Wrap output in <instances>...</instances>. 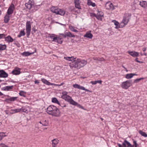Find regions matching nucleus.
Listing matches in <instances>:
<instances>
[{"label":"nucleus","instance_id":"obj_1","mask_svg":"<svg viewBox=\"0 0 147 147\" xmlns=\"http://www.w3.org/2000/svg\"><path fill=\"white\" fill-rule=\"evenodd\" d=\"M64 58L67 60L71 61L69 65L71 68H74L79 69L84 67L87 63L86 61L81 60L77 58H74V57H64Z\"/></svg>","mask_w":147,"mask_h":147},{"label":"nucleus","instance_id":"obj_2","mask_svg":"<svg viewBox=\"0 0 147 147\" xmlns=\"http://www.w3.org/2000/svg\"><path fill=\"white\" fill-rule=\"evenodd\" d=\"M47 112L48 114L55 117L59 116L60 115L59 110L53 105L49 106L47 109Z\"/></svg>","mask_w":147,"mask_h":147},{"label":"nucleus","instance_id":"obj_3","mask_svg":"<svg viewBox=\"0 0 147 147\" xmlns=\"http://www.w3.org/2000/svg\"><path fill=\"white\" fill-rule=\"evenodd\" d=\"M25 6L27 9L33 12L37 11L40 7L39 5H35L33 0H29L28 3L25 4Z\"/></svg>","mask_w":147,"mask_h":147},{"label":"nucleus","instance_id":"obj_4","mask_svg":"<svg viewBox=\"0 0 147 147\" xmlns=\"http://www.w3.org/2000/svg\"><path fill=\"white\" fill-rule=\"evenodd\" d=\"M61 97L71 105H75L76 103V102L74 101L71 97L68 95H62Z\"/></svg>","mask_w":147,"mask_h":147},{"label":"nucleus","instance_id":"obj_5","mask_svg":"<svg viewBox=\"0 0 147 147\" xmlns=\"http://www.w3.org/2000/svg\"><path fill=\"white\" fill-rule=\"evenodd\" d=\"M31 22L30 21H28L26 23V31L27 36V37L29 36L30 34L31 30Z\"/></svg>","mask_w":147,"mask_h":147},{"label":"nucleus","instance_id":"obj_6","mask_svg":"<svg viewBox=\"0 0 147 147\" xmlns=\"http://www.w3.org/2000/svg\"><path fill=\"white\" fill-rule=\"evenodd\" d=\"M131 81L128 80L123 82L121 84V87L123 88L127 89L131 85Z\"/></svg>","mask_w":147,"mask_h":147},{"label":"nucleus","instance_id":"obj_7","mask_svg":"<svg viewBox=\"0 0 147 147\" xmlns=\"http://www.w3.org/2000/svg\"><path fill=\"white\" fill-rule=\"evenodd\" d=\"M15 8L14 5L13 4H12L8 9L7 12V14L8 15H11L12 14Z\"/></svg>","mask_w":147,"mask_h":147},{"label":"nucleus","instance_id":"obj_8","mask_svg":"<svg viewBox=\"0 0 147 147\" xmlns=\"http://www.w3.org/2000/svg\"><path fill=\"white\" fill-rule=\"evenodd\" d=\"M59 35L63 36V37L64 38H65L67 37H75V36L73 34L70 32H66L64 34H60Z\"/></svg>","mask_w":147,"mask_h":147},{"label":"nucleus","instance_id":"obj_9","mask_svg":"<svg viewBox=\"0 0 147 147\" xmlns=\"http://www.w3.org/2000/svg\"><path fill=\"white\" fill-rule=\"evenodd\" d=\"M129 21V19L128 17L126 16L124 17L122 22H121L123 27L125 26L127 24Z\"/></svg>","mask_w":147,"mask_h":147},{"label":"nucleus","instance_id":"obj_10","mask_svg":"<svg viewBox=\"0 0 147 147\" xmlns=\"http://www.w3.org/2000/svg\"><path fill=\"white\" fill-rule=\"evenodd\" d=\"M105 6L107 9H109L113 10L114 9L113 5L110 2H107L105 5Z\"/></svg>","mask_w":147,"mask_h":147},{"label":"nucleus","instance_id":"obj_11","mask_svg":"<svg viewBox=\"0 0 147 147\" xmlns=\"http://www.w3.org/2000/svg\"><path fill=\"white\" fill-rule=\"evenodd\" d=\"M8 74L4 70H0V78H6L8 77Z\"/></svg>","mask_w":147,"mask_h":147},{"label":"nucleus","instance_id":"obj_12","mask_svg":"<svg viewBox=\"0 0 147 147\" xmlns=\"http://www.w3.org/2000/svg\"><path fill=\"white\" fill-rule=\"evenodd\" d=\"M123 145L125 147H134V145H131L130 143L126 140H124L123 143Z\"/></svg>","mask_w":147,"mask_h":147},{"label":"nucleus","instance_id":"obj_13","mask_svg":"<svg viewBox=\"0 0 147 147\" xmlns=\"http://www.w3.org/2000/svg\"><path fill=\"white\" fill-rule=\"evenodd\" d=\"M127 52L129 55L134 57H138L139 55L138 53L135 51H128Z\"/></svg>","mask_w":147,"mask_h":147},{"label":"nucleus","instance_id":"obj_14","mask_svg":"<svg viewBox=\"0 0 147 147\" xmlns=\"http://www.w3.org/2000/svg\"><path fill=\"white\" fill-rule=\"evenodd\" d=\"M74 3L75 4V7L76 8L79 9H81L80 6V0H74Z\"/></svg>","mask_w":147,"mask_h":147},{"label":"nucleus","instance_id":"obj_15","mask_svg":"<svg viewBox=\"0 0 147 147\" xmlns=\"http://www.w3.org/2000/svg\"><path fill=\"white\" fill-rule=\"evenodd\" d=\"M65 13L64 10L62 9H58L56 14L57 15H60L61 16H63Z\"/></svg>","mask_w":147,"mask_h":147},{"label":"nucleus","instance_id":"obj_16","mask_svg":"<svg viewBox=\"0 0 147 147\" xmlns=\"http://www.w3.org/2000/svg\"><path fill=\"white\" fill-rule=\"evenodd\" d=\"M54 42H56L59 43L61 44L62 43L63 40L62 38L59 37H56V38H54Z\"/></svg>","mask_w":147,"mask_h":147},{"label":"nucleus","instance_id":"obj_17","mask_svg":"<svg viewBox=\"0 0 147 147\" xmlns=\"http://www.w3.org/2000/svg\"><path fill=\"white\" fill-rule=\"evenodd\" d=\"M12 73L14 75H18L20 73V68H16L13 70Z\"/></svg>","mask_w":147,"mask_h":147},{"label":"nucleus","instance_id":"obj_18","mask_svg":"<svg viewBox=\"0 0 147 147\" xmlns=\"http://www.w3.org/2000/svg\"><path fill=\"white\" fill-rule=\"evenodd\" d=\"M53 147H55L59 143V141L57 139H55L52 140Z\"/></svg>","mask_w":147,"mask_h":147},{"label":"nucleus","instance_id":"obj_19","mask_svg":"<svg viewBox=\"0 0 147 147\" xmlns=\"http://www.w3.org/2000/svg\"><path fill=\"white\" fill-rule=\"evenodd\" d=\"M5 40L7 42L9 43L12 42L13 39L10 36H7L5 37Z\"/></svg>","mask_w":147,"mask_h":147},{"label":"nucleus","instance_id":"obj_20","mask_svg":"<svg viewBox=\"0 0 147 147\" xmlns=\"http://www.w3.org/2000/svg\"><path fill=\"white\" fill-rule=\"evenodd\" d=\"M114 24L116 26L115 28L118 29L119 28H123V26H122V25L121 24V23L120 24H119V23L118 22L116 21L115 20H114Z\"/></svg>","mask_w":147,"mask_h":147},{"label":"nucleus","instance_id":"obj_21","mask_svg":"<svg viewBox=\"0 0 147 147\" xmlns=\"http://www.w3.org/2000/svg\"><path fill=\"white\" fill-rule=\"evenodd\" d=\"M17 98V97H12L9 98L5 99V101L6 102L8 103H9L10 102L15 100Z\"/></svg>","mask_w":147,"mask_h":147},{"label":"nucleus","instance_id":"obj_22","mask_svg":"<svg viewBox=\"0 0 147 147\" xmlns=\"http://www.w3.org/2000/svg\"><path fill=\"white\" fill-rule=\"evenodd\" d=\"M91 15L96 17L98 20H101V17L103 16V15L99 16V13H98L97 15H96L94 13H91Z\"/></svg>","mask_w":147,"mask_h":147},{"label":"nucleus","instance_id":"obj_23","mask_svg":"<svg viewBox=\"0 0 147 147\" xmlns=\"http://www.w3.org/2000/svg\"><path fill=\"white\" fill-rule=\"evenodd\" d=\"M7 14L5 16L4 19V22L5 23H7L10 20V16Z\"/></svg>","mask_w":147,"mask_h":147},{"label":"nucleus","instance_id":"obj_24","mask_svg":"<svg viewBox=\"0 0 147 147\" xmlns=\"http://www.w3.org/2000/svg\"><path fill=\"white\" fill-rule=\"evenodd\" d=\"M136 75L135 74H127L125 76V78L127 79H129L131 78L134 76Z\"/></svg>","mask_w":147,"mask_h":147},{"label":"nucleus","instance_id":"obj_25","mask_svg":"<svg viewBox=\"0 0 147 147\" xmlns=\"http://www.w3.org/2000/svg\"><path fill=\"white\" fill-rule=\"evenodd\" d=\"M58 9L57 7L53 6L51 8V10L52 12L56 14Z\"/></svg>","mask_w":147,"mask_h":147},{"label":"nucleus","instance_id":"obj_26","mask_svg":"<svg viewBox=\"0 0 147 147\" xmlns=\"http://www.w3.org/2000/svg\"><path fill=\"white\" fill-rule=\"evenodd\" d=\"M94 60L97 61H105V59L103 58L94 57L93 58Z\"/></svg>","mask_w":147,"mask_h":147},{"label":"nucleus","instance_id":"obj_27","mask_svg":"<svg viewBox=\"0 0 147 147\" xmlns=\"http://www.w3.org/2000/svg\"><path fill=\"white\" fill-rule=\"evenodd\" d=\"M139 4L141 7L144 8L147 6V3L146 1H140Z\"/></svg>","mask_w":147,"mask_h":147},{"label":"nucleus","instance_id":"obj_28","mask_svg":"<svg viewBox=\"0 0 147 147\" xmlns=\"http://www.w3.org/2000/svg\"><path fill=\"white\" fill-rule=\"evenodd\" d=\"M84 37L87 38H89L90 39H91L93 37V35L90 33L87 32L84 35Z\"/></svg>","mask_w":147,"mask_h":147},{"label":"nucleus","instance_id":"obj_29","mask_svg":"<svg viewBox=\"0 0 147 147\" xmlns=\"http://www.w3.org/2000/svg\"><path fill=\"white\" fill-rule=\"evenodd\" d=\"M13 86H6L3 88V90H4L8 91L13 88Z\"/></svg>","mask_w":147,"mask_h":147},{"label":"nucleus","instance_id":"obj_30","mask_svg":"<svg viewBox=\"0 0 147 147\" xmlns=\"http://www.w3.org/2000/svg\"><path fill=\"white\" fill-rule=\"evenodd\" d=\"M34 52L30 53L28 52H25L22 53V55L25 56H28L33 54Z\"/></svg>","mask_w":147,"mask_h":147},{"label":"nucleus","instance_id":"obj_31","mask_svg":"<svg viewBox=\"0 0 147 147\" xmlns=\"http://www.w3.org/2000/svg\"><path fill=\"white\" fill-rule=\"evenodd\" d=\"M52 101L53 102L59 105H60V104L56 98H52Z\"/></svg>","mask_w":147,"mask_h":147},{"label":"nucleus","instance_id":"obj_32","mask_svg":"<svg viewBox=\"0 0 147 147\" xmlns=\"http://www.w3.org/2000/svg\"><path fill=\"white\" fill-rule=\"evenodd\" d=\"M87 4L88 5H91L93 7H94L96 6L95 4L91 1L90 0H88Z\"/></svg>","mask_w":147,"mask_h":147},{"label":"nucleus","instance_id":"obj_33","mask_svg":"<svg viewBox=\"0 0 147 147\" xmlns=\"http://www.w3.org/2000/svg\"><path fill=\"white\" fill-rule=\"evenodd\" d=\"M24 30H21L20 31V33L19 35H18V37L20 38L22 36H24L25 34V33L24 31Z\"/></svg>","mask_w":147,"mask_h":147},{"label":"nucleus","instance_id":"obj_34","mask_svg":"<svg viewBox=\"0 0 147 147\" xmlns=\"http://www.w3.org/2000/svg\"><path fill=\"white\" fill-rule=\"evenodd\" d=\"M73 87L75 88H77L82 90L83 86H81L78 84H75L73 85Z\"/></svg>","mask_w":147,"mask_h":147},{"label":"nucleus","instance_id":"obj_35","mask_svg":"<svg viewBox=\"0 0 147 147\" xmlns=\"http://www.w3.org/2000/svg\"><path fill=\"white\" fill-rule=\"evenodd\" d=\"M102 82L101 80H96L94 81H91L90 83L92 84H95L97 83L101 84Z\"/></svg>","mask_w":147,"mask_h":147},{"label":"nucleus","instance_id":"obj_36","mask_svg":"<svg viewBox=\"0 0 147 147\" xmlns=\"http://www.w3.org/2000/svg\"><path fill=\"white\" fill-rule=\"evenodd\" d=\"M69 28L70 30L73 32H78V31L77 30L75 29V28L74 27L71 26H69Z\"/></svg>","mask_w":147,"mask_h":147},{"label":"nucleus","instance_id":"obj_37","mask_svg":"<svg viewBox=\"0 0 147 147\" xmlns=\"http://www.w3.org/2000/svg\"><path fill=\"white\" fill-rule=\"evenodd\" d=\"M139 133L142 136L144 137H147V134L145 132H143L141 130H140Z\"/></svg>","mask_w":147,"mask_h":147},{"label":"nucleus","instance_id":"obj_38","mask_svg":"<svg viewBox=\"0 0 147 147\" xmlns=\"http://www.w3.org/2000/svg\"><path fill=\"white\" fill-rule=\"evenodd\" d=\"M41 81L44 84H45L47 85H49V84H50L49 82L47 80H46V79L43 78V79H42Z\"/></svg>","mask_w":147,"mask_h":147},{"label":"nucleus","instance_id":"obj_39","mask_svg":"<svg viewBox=\"0 0 147 147\" xmlns=\"http://www.w3.org/2000/svg\"><path fill=\"white\" fill-rule=\"evenodd\" d=\"M11 111H13V113H15L20 112L21 111V110L20 109H17L12 110Z\"/></svg>","mask_w":147,"mask_h":147},{"label":"nucleus","instance_id":"obj_40","mask_svg":"<svg viewBox=\"0 0 147 147\" xmlns=\"http://www.w3.org/2000/svg\"><path fill=\"white\" fill-rule=\"evenodd\" d=\"M5 133L4 132H1L0 133V137L1 138V140H2V138L6 136H7L4 134Z\"/></svg>","mask_w":147,"mask_h":147},{"label":"nucleus","instance_id":"obj_41","mask_svg":"<svg viewBox=\"0 0 147 147\" xmlns=\"http://www.w3.org/2000/svg\"><path fill=\"white\" fill-rule=\"evenodd\" d=\"M21 111L22 112L27 113L28 112V110L24 107H22L20 109Z\"/></svg>","mask_w":147,"mask_h":147},{"label":"nucleus","instance_id":"obj_42","mask_svg":"<svg viewBox=\"0 0 147 147\" xmlns=\"http://www.w3.org/2000/svg\"><path fill=\"white\" fill-rule=\"evenodd\" d=\"M39 123L42 124V126H47L48 125V122H46V123H42V121H40L39 122Z\"/></svg>","mask_w":147,"mask_h":147},{"label":"nucleus","instance_id":"obj_43","mask_svg":"<svg viewBox=\"0 0 147 147\" xmlns=\"http://www.w3.org/2000/svg\"><path fill=\"white\" fill-rule=\"evenodd\" d=\"M19 94L20 95L22 96L25 97V93L23 91H21L19 93Z\"/></svg>","mask_w":147,"mask_h":147},{"label":"nucleus","instance_id":"obj_44","mask_svg":"<svg viewBox=\"0 0 147 147\" xmlns=\"http://www.w3.org/2000/svg\"><path fill=\"white\" fill-rule=\"evenodd\" d=\"M143 79V78H140L139 79H136L134 80V83L138 82L140 80H141Z\"/></svg>","mask_w":147,"mask_h":147},{"label":"nucleus","instance_id":"obj_45","mask_svg":"<svg viewBox=\"0 0 147 147\" xmlns=\"http://www.w3.org/2000/svg\"><path fill=\"white\" fill-rule=\"evenodd\" d=\"M5 35L4 34H0V39L2 38H3L5 37Z\"/></svg>","mask_w":147,"mask_h":147},{"label":"nucleus","instance_id":"obj_46","mask_svg":"<svg viewBox=\"0 0 147 147\" xmlns=\"http://www.w3.org/2000/svg\"><path fill=\"white\" fill-rule=\"evenodd\" d=\"M1 147H9L7 145H5V144L1 143L0 144Z\"/></svg>","mask_w":147,"mask_h":147},{"label":"nucleus","instance_id":"obj_47","mask_svg":"<svg viewBox=\"0 0 147 147\" xmlns=\"http://www.w3.org/2000/svg\"><path fill=\"white\" fill-rule=\"evenodd\" d=\"M75 105V106L76 105L78 107H79L80 108H83L77 102H76V103L75 104V105Z\"/></svg>","mask_w":147,"mask_h":147},{"label":"nucleus","instance_id":"obj_48","mask_svg":"<svg viewBox=\"0 0 147 147\" xmlns=\"http://www.w3.org/2000/svg\"><path fill=\"white\" fill-rule=\"evenodd\" d=\"M133 143L134 144V145H133L135 146H138V145L137 143V142L136 140H134L133 141Z\"/></svg>","mask_w":147,"mask_h":147},{"label":"nucleus","instance_id":"obj_49","mask_svg":"<svg viewBox=\"0 0 147 147\" xmlns=\"http://www.w3.org/2000/svg\"><path fill=\"white\" fill-rule=\"evenodd\" d=\"M54 34H51L49 36V37L53 39V41H54V38H56V37H54Z\"/></svg>","mask_w":147,"mask_h":147},{"label":"nucleus","instance_id":"obj_50","mask_svg":"<svg viewBox=\"0 0 147 147\" xmlns=\"http://www.w3.org/2000/svg\"><path fill=\"white\" fill-rule=\"evenodd\" d=\"M82 90H85L86 91H88V92H92L90 90H89L87 89H85V88L83 86V87L82 88Z\"/></svg>","mask_w":147,"mask_h":147},{"label":"nucleus","instance_id":"obj_51","mask_svg":"<svg viewBox=\"0 0 147 147\" xmlns=\"http://www.w3.org/2000/svg\"><path fill=\"white\" fill-rule=\"evenodd\" d=\"M36 30L35 29V28H32V32H33V33H35L36 31Z\"/></svg>","mask_w":147,"mask_h":147},{"label":"nucleus","instance_id":"obj_52","mask_svg":"<svg viewBox=\"0 0 147 147\" xmlns=\"http://www.w3.org/2000/svg\"><path fill=\"white\" fill-rule=\"evenodd\" d=\"M49 83H50L49 85H54L55 86H57V84H54L53 83H50V82H49Z\"/></svg>","mask_w":147,"mask_h":147},{"label":"nucleus","instance_id":"obj_53","mask_svg":"<svg viewBox=\"0 0 147 147\" xmlns=\"http://www.w3.org/2000/svg\"><path fill=\"white\" fill-rule=\"evenodd\" d=\"M63 95H67V92H63Z\"/></svg>","mask_w":147,"mask_h":147},{"label":"nucleus","instance_id":"obj_54","mask_svg":"<svg viewBox=\"0 0 147 147\" xmlns=\"http://www.w3.org/2000/svg\"><path fill=\"white\" fill-rule=\"evenodd\" d=\"M135 61H136V62H138V63H141V62H140V61H138V58H136V59H135Z\"/></svg>","mask_w":147,"mask_h":147},{"label":"nucleus","instance_id":"obj_55","mask_svg":"<svg viewBox=\"0 0 147 147\" xmlns=\"http://www.w3.org/2000/svg\"><path fill=\"white\" fill-rule=\"evenodd\" d=\"M34 83H35V84H38V83H39V82L38 80H36L34 81Z\"/></svg>","mask_w":147,"mask_h":147},{"label":"nucleus","instance_id":"obj_56","mask_svg":"<svg viewBox=\"0 0 147 147\" xmlns=\"http://www.w3.org/2000/svg\"><path fill=\"white\" fill-rule=\"evenodd\" d=\"M142 50L143 51H145L146 50V48H143L142 49Z\"/></svg>","mask_w":147,"mask_h":147},{"label":"nucleus","instance_id":"obj_57","mask_svg":"<svg viewBox=\"0 0 147 147\" xmlns=\"http://www.w3.org/2000/svg\"><path fill=\"white\" fill-rule=\"evenodd\" d=\"M60 106L62 107H65L66 106L65 105H64L63 106V105H61V104H60Z\"/></svg>","mask_w":147,"mask_h":147},{"label":"nucleus","instance_id":"obj_58","mask_svg":"<svg viewBox=\"0 0 147 147\" xmlns=\"http://www.w3.org/2000/svg\"><path fill=\"white\" fill-rule=\"evenodd\" d=\"M122 67L125 69H127L123 66L122 65Z\"/></svg>","mask_w":147,"mask_h":147},{"label":"nucleus","instance_id":"obj_59","mask_svg":"<svg viewBox=\"0 0 147 147\" xmlns=\"http://www.w3.org/2000/svg\"><path fill=\"white\" fill-rule=\"evenodd\" d=\"M3 95V94L0 92V96H2Z\"/></svg>","mask_w":147,"mask_h":147},{"label":"nucleus","instance_id":"obj_60","mask_svg":"<svg viewBox=\"0 0 147 147\" xmlns=\"http://www.w3.org/2000/svg\"><path fill=\"white\" fill-rule=\"evenodd\" d=\"M46 122H47L46 120H45V121H43L42 123H46Z\"/></svg>","mask_w":147,"mask_h":147},{"label":"nucleus","instance_id":"obj_61","mask_svg":"<svg viewBox=\"0 0 147 147\" xmlns=\"http://www.w3.org/2000/svg\"><path fill=\"white\" fill-rule=\"evenodd\" d=\"M64 84V83L63 82L62 83H61V84H60L61 86H62V85H63V84Z\"/></svg>","mask_w":147,"mask_h":147},{"label":"nucleus","instance_id":"obj_62","mask_svg":"<svg viewBox=\"0 0 147 147\" xmlns=\"http://www.w3.org/2000/svg\"><path fill=\"white\" fill-rule=\"evenodd\" d=\"M83 79H84V78H86V77H81Z\"/></svg>","mask_w":147,"mask_h":147},{"label":"nucleus","instance_id":"obj_63","mask_svg":"<svg viewBox=\"0 0 147 147\" xmlns=\"http://www.w3.org/2000/svg\"><path fill=\"white\" fill-rule=\"evenodd\" d=\"M47 129V128H44L43 129V130H44L45 129Z\"/></svg>","mask_w":147,"mask_h":147},{"label":"nucleus","instance_id":"obj_64","mask_svg":"<svg viewBox=\"0 0 147 147\" xmlns=\"http://www.w3.org/2000/svg\"><path fill=\"white\" fill-rule=\"evenodd\" d=\"M57 86H61V85L60 84H57Z\"/></svg>","mask_w":147,"mask_h":147}]
</instances>
